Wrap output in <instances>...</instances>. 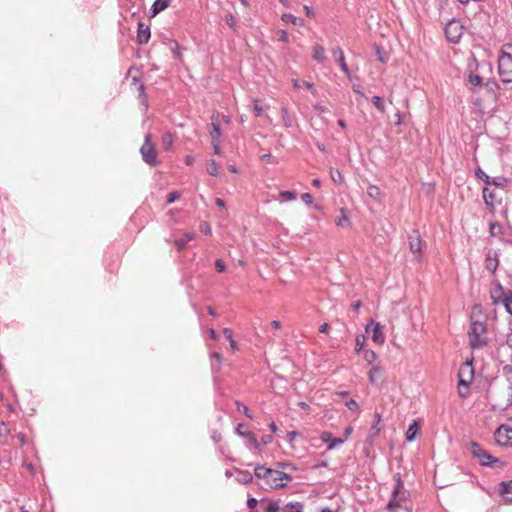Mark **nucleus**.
Returning <instances> with one entry per match:
<instances>
[{
  "label": "nucleus",
  "instance_id": "obj_35",
  "mask_svg": "<svg viewBox=\"0 0 512 512\" xmlns=\"http://www.w3.org/2000/svg\"><path fill=\"white\" fill-rule=\"evenodd\" d=\"M173 143V136L170 133H166L162 137L163 147L168 150Z\"/></svg>",
  "mask_w": 512,
  "mask_h": 512
},
{
  "label": "nucleus",
  "instance_id": "obj_7",
  "mask_svg": "<svg viewBox=\"0 0 512 512\" xmlns=\"http://www.w3.org/2000/svg\"><path fill=\"white\" fill-rule=\"evenodd\" d=\"M365 331L367 333H369V332L372 333L371 339L375 344H377V345L384 344L385 335L383 333V328L379 323L374 322L373 320H370L367 323V325L365 326Z\"/></svg>",
  "mask_w": 512,
  "mask_h": 512
},
{
  "label": "nucleus",
  "instance_id": "obj_15",
  "mask_svg": "<svg viewBox=\"0 0 512 512\" xmlns=\"http://www.w3.org/2000/svg\"><path fill=\"white\" fill-rule=\"evenodd\" d=\"M149 38H150L149 27L144 25L143 23H139L138 31H137V41L140 44H145L148 42Z\"/></svg>",
  "mask_w": 512,
  "mask_h": 512
},
{
  "label": "nucleus",
  "instance_id": "obj_29",
  "mask_svg": "<svg viewBox=\"0 0 512 512\" xmlns=\"http://www.w3.org/2000/svg\"><path fill=\"white\" fill-rule=\"evenodd\" d=\"M330 176L335 183L342 184L344 182V177L338 169H331Z\"/></svg>",
  "mask_w": 512,
  "mask_h": 512
},
{
  "label": "nucleus",
  "instance_id": "obj_34",
  "mask_svg": "<svg viewBox=\"0 0 512 512\" xmlns=\"http://www.w3.org/2000/svg\"><path fill=\"white\" fill-rule=\"evenodd\" d=\"M207 172L211 176H217L218 175V167L215 160H210L207 167Z\"/></svg>",
  "mask_w": 512,
  "mask_h": 512
},
{
  "label": "nucleus",
  "instance_id": "obj_10",
  "mask_svg": "<svg viewBox=\"0 0 512 512\" xmlns=\"http://www.w3.org/2000/svg\"><path fill=\"white\" fill-rule=\"evenodd\" d=\"M446 37L452 41L457 42L462 35V27L456 20L450 21L445 27Z\"/></svg>",
  "mask_w": 512,
  "mask_h": 512
},
{
  "label": "nucleus",
  "instance_id": "obj_2",
  "mask_svg": "<svg viewBox=\"0 0 512 512\" xmlns=\"http://www.w3.org/2000/svg\"><path fill=\"white\" fill-rule=\"evenodd\" d=\"M498 71L501 80L512 84V44H504L499 53Z\"/></svg>",
  "mask_w": 512,
  "mask_h": 512
},
{
  "label": "nucleus",
  "instance_id": "obj_9",
  "mask_svg": "<svg viewBox=\"0 0 512 512\" xmlns=\"http://www.w3.org/2000/svg\"><path fill=\"white\" fill-rule=\"evenodd\" d=\"M471 454L478 458L482 465H489L495 459L489 455L486 451H484L481 446L476 442H471L469 446Z\"/></svg>",
  "mask_w": 512,
  "mask_h": 512
},
{
  "label": "nucleus",
  "instance_id": "obj_42",
  "mask_svg": "<svg viewBox=\"0 0 512 512\" xmlns=\"http://www.w3.org/2000/svg\"><path fill=\"white\" fill-rule=\"evenodd\" d=\"M237 408H238V411L242 412L244 415H246L248 418H252V414L250 413L249 409L247 406H245L244 404H241L239 402H237Z\"/></svg>",
  "mask_w": 512,
  "mask_h": 512
},
{
  "label": "nucleus",
  "instance_id": "obj_27",
  "mask_svg": "<svg viewBox=\"0 0 512 512\" xmlns=\"http://www.w3.org/2000/svg\"><path fill=\"white\" fill-rule=\"evenodd\" d=\"M281 19L285 23H292L293 25H303V20L293 16L292 14H283Z\"/></svg>",
  "mask_w": 512,
  "mask_h": 512
},
{
  "label": "nucleus",
  "instance_id": "obj_38",
  "mask_svg": "<svg viewBox=\"0 0 512 512\" xmlns=\"http://www.w3.org/2000/svg\"><path fill=\"white\" fill-rule=\"evenodd\" d=\"M476 175H477L478 178L483 180L487 185L491 184L489 176L484 171H482L480 168H478L476 170Z\"/></svg>",
  "mask_w": 512,
  "mask_h": 512
},
{
  "label": "nucleus",
  "instance_id": "obj_19",
  "mask_svg": "<svg viewBox=\"0 0 512 512\" xmlns=\"http://www.w3.org/2000/svg\"><path fill=\"white\" fill-rule=\"evenodd\" d=\"M382 373H383V369L380 366H378V365L373 366L368 373V378H369L370 383L373 385L378 384V382L380 381V379L382 377Z\"/></svg>",
  "mask_w": 512,
  "mask_h": 512
},
{
  "label": "nucleus",
  "instance_id": "obj_1",
  "mask_svg": "<svg viewBox=\"0 0 512 512\" xmlns=\"http://www.w3.org/2000/svg\"><path fill=\"white\" fill-rule=\"evenodd\" d=\"M255 475L257 478L262 479L266 486L270 489H280L292 481L290 473L279 470L276 468H267L265 466H257L255 468Z\"/></svg>",
  "mask_w": 512,
  "mask_h": 512
},
{
  "label": "nucleus",
  "instance_id": "obj_45",
  "mask_svg": "<svg viewBox=\"0 0 512 512\" xmlns=\"http://www.w3.org/2000/svg\"><path fill=\"white\" fill-rule=\"evenodd\" d=\"M215 266L218 272L222 273L226 271V265L222 259H216Z\"/></svg>",
  "mask_w": 512,
  "mask_h": 512
},
{
  "label": "nucleus",
  "instance_id": "obj_11",
  "mask_svg": "<svg viewBox=\"0 0 512 512\" xmlns=\"http://www.w3.org/2000/svg\"><path fill=\"white\" fill-rule=\"evenodd\" d=\"M503 373L506 380L509 382V386L507 388V400L505 402L498 403V406L505 408L512 405V365H505Z\"/></svg>",
  "mask_w": 512,
  "mask_h": 512
},
{
  "label": "nucleus",
  "instance_id": "obj_61",
  "mask_svg": "<svg viewBox=\"0 0 512 512\" xmlns=\"http://www.w3.org/2000/svg\"><path fill=\"white\" fill-rule=\"evenodd\" d=\"M211 144L213 146V152L217 155L220 154V142H212Z\"/></svg>",
  "mask_w": 512,
  "mask_h": 512
},
{
  "label": "nucleus",
  "instance_id": "obj_26",
  "mask_svg": "<svg viewBox=\"0 0 512 512\" xmlns=\"http://www.w3.org/2000/svg\"><path fill=\"white\" fill-rule=\"evenodd\" d=\"M502 226L497 222H491L489 224V233L491 237H498L502 234Z\"/></svg>",
  "mask_w": 512,
  "mask_h": 512
},
{
  "label": "nucleus",
  "instance_id": "obj_20",
  "mask_svg": "<svg viewBox=\"0 0 512 512\" xmlns=\"http://www.w3.org/2000/svg\"><path fill=\"white\" fill-rule=\"evenodd\" d=\"M172 0H155L152 5V16H155L159 12L165 10Z\"/></svg>",
  "mask_w": 512,
  "mask_h": 512
},
{
  "label": "nucleus",
  "instance_id": "obj_59",
  "mask_svg": "<svg viewBox=\"0 0 512 512\" xmlns=\"http://www.w3.org/2000/svg\"><path fill=\"white\" fill-rule=\"evenodd\" d=\"M257 505V500L255 498H249L247 500V506L250 508V509H254L255 506Z\"/></svg>",
  "mask_w": 512,
  "mask_h": 512
},
{
  "label": "nucleus",
  "instance_id": "obj_47",
  "mask_svg": "<svg viewBox=\"0 0 512 512\" xmlns=\"http://www.w3.org/2000/svg\"><path fill=\"white\" fill-rule=\"evenodd\" d=\"M346 406L351 411H358L359 406L354 399H350L346 402Z\"/></svg>",
  "mask_w": 512,
  "mask_h": 512
},
{
  "label": "nucleus",
  "instance_id": "obj_28",
  "mask_svg": "<svg viewBox=\"0 0 512 512\" xmlns=\"http://www.w3.org/2000/svg\"><path fill=\"white\" fill-rule=\"evenodd\" d=\"M285 512H303V505L299 502L288 503Z\"/></svg>",
  "mask_w": 512,
  "mask_h": 512
},
{
  "label": "nucleus",
  "instance_id": "obj_8",
  "mask_svg": "<svg viewBox=\"0 0 512 512\" xmlns=\"http://www.w3.org/2000/svg\"><path fill=\"white\" fill-rule=\"evenodd\" d=\"M495 440L499 445H512V426L503 424L495 432Z\"/></svg>",
  "mask_w": 512,
  "mask_h": 512
},
{
  "label": "nucleus",
  "instance_id": "obj_33",
  "mask_svg": "<svg viewBox=\"0 0 512 512\" xmlns=\"http://www.w3.org/2000/svg\"><path fill=\"white\" fill-rule=\"evenodd\" d=\"M276 467L279 470H282V471H285L288 473H291L296 470L295 466H293L291 463H288V462H279L276 464Z\"/></svg>",
  "mask_w": 512,
  "mask_h": 512
},
{
  "label": "nucleus",
  "instance_id": "obj_12",
  "mask_svg": "<svg viewBox=\"0 0 512 512\" xmlns=\"http://www.w3.org/2000/svg\"><path fill=\"white\" fill-rule=\"evenodd\" d=\"M505 297L506 296L502 285L499 282H496L490 292V298L492 300V303L496 305L501 301L504 302Z\"/></svg>",
  "mask_w": 512,
  "mask_h": 512
},
{
  "label": "nucleus",
  "instance_id": "obj_14",
  "mask_svg": "<svg viewBox=\"0 0 512 512\" xmlns=\"http://www.w3.org/2000/svg\"><path fill=\"white\" fill-rule=\"evenodd\" d=\"M499 264L498 253L496 251H489L486 257V268L494 273Z\"/></svg>",
  "mask_w": 512,
  "mask_h": 512
},
{
  "label": "nucleus",
  "instance_id": "obj_16",
  "mask_svg": "<svg viewBox=\"0 0 512 512\" xmlns=\"http://www.w3.org/2000/svg\"><path fill=\"white\" fill-rule=\"evenodd\" d=\"M499 492L504 496L507 502H512V480L508 482H501L499 484Z\"/></svg>",
  "mask_w": 512,
  "mask_h": 512
},
{
  "label": "nucleus",
  "instance_id": "obj_50",
  "mask_svg": "<svg viewBox=\"0 0 512 512\" xmlns=\"http://www.w3.org/2000/svg\"><path fill=\"white\" fill-rule=\"evenodd\" d=\"M200 231L204 234H211V227L207 222H202L200 224Z\"/></svg>",
  "mask_w": 512,
  "mask_h": 512
},
{
  "label": "nucleus",
  "instance_id": "obj_63",
  "mask_svg": "<svg viewBox=\"0 0 512 512\" xmlns=\"http://www.w3.org/2000/svg\"><path fill=\"white\" fill-rule=\"evenodd\" d=\"M304 86L309 89L313 94L316 93V89L314 88V85L310 82H304Z\"/></svg>",
  "mask_w": 512,
  "mask_h": 512
},
{
  "label": "nucleus",
  "instance_id": "obj_30",
  "mask_svg": "<svg viewBox=\"0 0 512 512\" xmlns=\"http://www.w3.org/2000/svg\"><path fill=\"white\" fill-rule=\"evenodd\" d=\"M252 474L248 471H240L239 472V475H238V482L240 483H244V484H247V483H250L252 481Z\"/></svg>",
  "mask_w": 512,
  "mask_h": 512
},
{
  "label": "nucleus",
  "instance_id": "obj_62",
  "mask_svg": "<svg viewBox=\"0 0 512 512\" xmlns=\"http://www.w3.org/2000/svg\"><path fill=\"white\" fill-rule=\"evenodd\" d=\"M329 325L327 323H323L320 327H319V331L321 333H328L329 331Z\"/></svg>",
  "mask_w": 512,
  "mask_h": 512
},
{
  "label": "nucleus",
  "instance_id": "obj_46",
  "mask_svg": "<svg viewBox=\"0 0 512 512\" xmlns=\"http://www.w3.org/2000/svg\"><path fill=\"white\" fill-rule=\"evenodd\" d=\"M179 198H180V193L178 191H173V192L168 194L167 202L169 204H171V203H173L174 201H176Z\"/></svg>",
  "mask_w": 512,
  "mask_h": 512
},
{
  "label": "nucleus",
  "instance_id": "obj_31",
  "mask_svg": "<svg viewBox=\"0 0 512 512\" xmlns=\"http://www.w3.org/2000/svg\"><path fill=\"white\" fill-rule=\"evenodd\" d=\"M363 357L367 363L372 364L377 360L378 355L373 350H365L363 353Z\"/></svg>",
  "mask_w": 512,
  "mask_h": 512
},
{
  "label": "nucleus",
  "instance_id": "obj_53",
  "mask_svg": "<svg viewBox=\"0 0 512 512\" xmlns=\"http://www.w3.org/2000/svg\"><path fill=\"white\" fill-rule=\"evenodd\" d=\"M301 199H302V201H303V202H305L306 204H311V203H312V200H313L312 195H311V194H309V193H303V194L301 195Z\"/></svg>",
  "mask_w": 512,
  "mask_h": 512
},
{
  "label": "nucleus",
  "instance_id": "obj_32",
  "mask_svg": "<svg viewBox=\"0 0 512 512\" xmlns=\"http://www.w3.org/2000/svg\"><path fill=\"white\" fill-rule=\"evenodd\" d=\"M340 212H341V216L336 219L335 224L338 227H344V226L348 225L349 218L345 214L344 209H341Z\"/></svg>",
  "mask_w": 512,
  "mask_h": 512
},
{
  "label": "nucleus",
  "instance_id": "obj_21",
  "mask_svg": "<svg viewBox=\"0 0 512 512\" xmlns=\"http://www.w3.org/2000/svg\"><path fill=\"white\" fill-rule=\"evenodd\" d=\"M209 134L211 137V143L221 141L222 134H221L219 125L214 121L211 123V130H210Z\"/></svg>",
  "mask_w": 512,
  "mask_h": 512
},
{
  "label": "nucleus",
  "instance_id": "obj_17",
  "mask_svg": "<svg viewBox=\"0 0 512 512\" xmlns=\"http://www.w3.org/2000/svg\"><path fill=\"white\" fill-rule=\"evenodd\" d=\"M312 58L313 60L317 61L318 63H324L327 60L325 49L320 44H315L313 47L312 52Z\"/></svg>",
  "mask_w": 512,
  "mask_h": 512
},
{
  "label": "nucleus",
  "instance_id": "obj_22",
  "mask_svg": "<svg viewBox=\"0 0 512 512\" xmlns=\"http://www.w3.org/2000/svg\"><path fill=\"white\" fill-rule=\"evenodd\" d=\"M418 430H419V425L416 421H413L407 431H406V439L407 441L411 442L413 441L415 438H416V435L418 433Z\"/></svg>",
  "mask_w": 512,
  "mask_h": 512
},
{
  "label": "nucleus",
  "instance_id": "obj_3",
  "mask_svg": "<svg viewBox=\"0 0 512 512\" xmlns=\"http://www.w3.org/2000/svg\"><path fill=\"white\" fill-rule=\"evenodd\" d=\"M486 325L484 322L474 320L472 317V323L469 331V342L473 348H480L486 345Z\"/></svg>",
  "mask_w": 512,
  "mask_h": 512
},
{
  "label": "nucleus",
  "instance_id": "obj_40",
  "mask_svg": "<svg viewBox=\"0 0 512 512\" xmlns=\"http://www.w3.org/2000/svg\"><path fill=\"white\" fill-rule=\"evenodd\" d=\"M279 509V503L277 501H270L266 508V512H279Z\"/></svg>",
  "mask_w": 512,
  "mask_h": 512
},
{
  "label": "nucleus",
  "instance_id": "obj_23",
  "mask_svg": "<svg viewBox=\"0 0 512 512\" xmlns=\"http://www.w3.org/2000/svg\"><path fill=\"white\" fill-rule=\"evenodd\" d=\"M194 238H195V233H193V232L185 233L184 238L175 240V245L178 250H182L185 248L187 242L193 240Z\"/></svg>",
  "mask_w": 512,
  "mask_h": 512
},
{
  "label": "nucleus",
  "instance_id": "obj_36",
  "mask_svg": "<svg viewBox=\"0 0 512 512\" xmlns=\"http://www.w3.org/2000/svg\"><path fill=\"white\" fill-rule=\"evenodd\" d=\"M365 345V337L362 335H358L355 339V351L359 353Z\"/></svg>",
  "mask_w": 512,
  "mask_h": 512
},
{
  "label": "nucleus",
  "instance_id": "obj_56",
  "mask_svg": "<svg viewBox=\"0 0 512 512\" xmlns=\"http://www.w3.org/2000/svg\"><path fill=\"white\" fill-rule=\"evenodd\" d=\"M212 357H213L214 359H216V361H217V369H220V365H221V363H222V356H221V354H220V353H218V352H214V353L212 354Z\"/></svg>",
  "mask_w": 512,
  "mask_h": 512
},
{
  "label": "nucleus",
  "instance_id": "obj_13",
  "mask_svg": "<svg viewBox=\"0 0 512 512\" xmlns=\"http://www.w3.org/2000/svg\"><path fill=\"white\" fill-rule=\"evenodd\" d=\"M331 51L335 56H337V60L341 67V70L350 78L351 77L350 71L348 69V66L345 63V57H344V53H343L342 49L339 46H336V47L332 48Z\"/></svg>",
  "mask_w": 512,
  "mask_h": 512
},
{
  "label": "nucleus",
  "instance_id": "obj_24",
  "mask_svg": "<svg viewBox=\"0 0 512 512\" xmlns=\"http://www.w3.org/2000/svg\"><path fill=\"white\" fill-rule=\"evenodd\" d=\"M367 195L370 198H372L374 200H377V201H380L381 197H382V193H381L380 188L375 186V185L368 186V188H367Z\"/></svg>",
  "mask_w": 512,
  "mask_h": 512
},
{
  "label": "nucleus",
  "instance_id": "obj_4",
  "mask_svg": "<svg viewBox=\"0 0 512 512\" xmlns=\"http://www.w3.org/2000/svg\"><path fill=\"white\" fill-rule=\"evenodd\" d=\"M140 153L143 161L148 165L155 166L157 164V153L150 134L145 136L144 143L140 148Z\"/></svg>",
  "mask_w": 512,
  "mask_h": 512
},
{
  "label": "nucleus",
  "instance_id": "obj_44",
  "mask_svg": "<svg viewBox=\"0 0 512 512\" xmlns=\"http://www.w3.org/2000/svg\"><path fill=\"white\" fill-rule=\"evenodd\" d=\"M504 305L507 312L512 315V294L504 298Z\"/></svg>",
  "mask_w": 512,
  "mask_h": 512
},
{
  "label": "nucleus",
  "instance_id": "obj_55",
  "mask_svg": "<svg viewBox=\"0 0 512 512\" xmlns=\"http://www.w3.org/2000/svg\"><path fill=\"white\" fill-rule=\"evenodd\" d=\"M278 36H279L280 41H282V42L288 41V34L286 31H284V30L278 31Z\"/></svg>",
  "mask_w": 512,
  "mask_h": 512
},
{
  "label": "nucleus",
  "instance_id": "obj_51",
  "mask_svg": "<svg viewBox=\"0 0 512 512\" xmlns=\"http://www.w3.org/2000/svg\"><path fill=\"white\" fill-rule=\"evenodd\" d=\"M376 55H377V59L381 62V63H385L387 61L386 57L384 56V54L382 53L380 47H376Z\"/></svg>",
  "mask_w": 512,
  "mask_h": 512
},
{
  "label": "nucleus",
  "instance_id": "obj_57",
  "mask_svg": "<svg viewBox=\"0 0 512 512\" xmlns=\"http://www.w3.org/2000/svg\"><path fill=\"white\" fill-rule=\"evenodd\" d=\"M223 334L225 335V337L230 341L231 339H233V332L231 329L229 328H224L223 329Z\"/></svg>",
  "mask_w": 512,
  "mask_h": 512
},
{
  "label": "nucleus",
  "instance_id": "obj_25",
  "mask_svg": "<svg viewBox=\"0 0 512 512\" xmlns=\"http://www.w3.org/2000/svg\"><path fill=\"white\" fill-rule=\"evenodd\" d=\"M462 373H463V369L460 371V374H459V389H458V393H459L460 397L464 398L468 394V391H467L468 382H466L463 379Z\"/></svg>",
  "mask_w": 512,
  "mask_h": 512
},
{
  "label": "nucleus",
  "instance_id": "obj_39",
  "mask_svg": "<svg viewBox=\"0 0 512 512\" xmlns=\"http://www.w3.org/2000/svg\"><path fill=\"white\" fill-rule=\"evenodd\" d=\"M253 111L256 117H260L263 114V108L260 104V101L254 100Z\"/></svg>",
  "mask_w": 512,
  "mask_h": 512
},
{
  "label": "nucleus",
  "instance_id": "obj_64",
  "mask_svg": "<svg viewBox=\"0 0 512 512\" xmlns=\"http://www.w3.org/2000/svg\"><path fill=\"white\" fill-rule=\"evenodd\" d=\"M229 344H230V347H231V349H232L233 351L238 350V344H237V342H236L234 339H231V340L229 341Z\"/></svg>",
  "mask_w": 512,
  "mask_h": 512
},
{
  "label": "nucleus",
  "instance_id": "obj_43",
  "mask_svg": "<svg viewBox=\"0 0 512 512\" xmlns=\"http://www.w3.org/2000/svg\"><path fill=\"white\" fill-rule=\"evenodd\" d=\"M481 82H482V79L480 76H478V75H470L469 76V83L472 86H479V85H481Z\"/></svg>",
  "mask_w": 512,
  "mask_h": 512
},
{
  "label": "nucleus",
  "instance_id": "obj_54",
  "mask_svg": "<svg viewBox=\"0 0 512 512\" xmlns=\"http://www.w3.org/2000/svg\"><path fill=\"white\" fill-rule=\"evenodd\" d=\"M226 23L231 27V28H235V25H236V21H235V18L233 17V15H228L226 17Z\"/></svg>",
  "mask_w": 512,
  "mask_h": 512
},
{
  "label": "nucleus",
  "instance_id": "obj_41",
  "mask_svg": "<svg viewBox=\"0 0 512 512\" xmlns=\"http://www.w3.org/2000/svg\"><path fill=\"white\" fill-rule=\"evenodd\" d=\"M280 196L283 197L287 201H292L296 198V194L291 191H282V192H280Z\"/></svg>",
  "mask_w": 512,
  "mask_h": 512
},
{
  "label": "nucleus",
  "instance_id": "obj_6",
  "mask_svg": "<svg viewBox=\"0 0 512 512\" xmlns=\"http://www.w3.org/2000/svg\"><path fill=\"white\" fill-rule=\"evenodd\" d=\"M409 249L415 255L416 259L419 260L425 246L421 239L420 233L417 230H413L409 236Z\"/></svg>",
  "mask_w": 512,
  "mask_h": 512
},
{
  "label": "nucleus",
  "instance_id": "obj_49",
  "mask_svg": "<svg viewBox=\"0 0 512 512\" xmlns=\"http://www.w3.org/2000/svg\"><path fill=\"white\" fill-rule=\"evenodd\" d=\"M245 437H247V438H248L249 442H250L254 447H256V448H257V447L259 446V443H258V441H257L256 437H255V436H254V434H252L251 432H247Z\"/></svg>",
  "mask_w": 512,
  "mask_h": 512
},
{
  "label": "nucleus",
  "instance_id": "obj_52",
  "mask_svg": "<svg viewBox=\"0 0 512 512\" xmlns=\"http://www.w3.org/2000/svg\"><path fill=\"white\" fill-rule=\"evenodd\" d=\"M342 443H343V440H342V439H340V438H335V439H333V440L329 443V445H328V449H330V450H331V449L335 448L336 446H338V445H340V444H342Z\"/></svg>",
  "mask_w": 512,
  "mask_h": 512
},
{
  "label": "nucleus",
  "instance_id": "obj_18",
  "mask_svg": "<svg viewBox=\"0 0 512 512\" xmlns=\"http://www.w3.org/2000/svg\"><path fill=\"white\" fill-rule=\"evenodd\" d=\"M483 199L485 201L486 206L490 209V211L494 210L495 207V193L494 190L485 187L483 189Z\"/></svg>",
  "mask_w": 512,
  "mask_h": 512
},
{
  "label": "nucleus",
  "instance_id": "obj_5",
  "mask_svg": "<svg viewBox=\"0 0 512 512\" xmlns=\"http://www.w3.org/2000/svg\"><path fill=\"white\" fill-rule=\"evenodd\" d=\"M405 498L404 486L400 478V474L395 475V486L392 491V499L388 503V509L395 511Z\"/></svg>",
  "mask_w": 512,
  "mask_h": 512
},
{
  "label": "nucleus",
  "instance_id": "obj_58",
  "mask_svg": "<svg viewBox=\"0 0 512 512\" xmlns=\"http://www.w3.org/2000/svg\"><path fill=\"white\" fill-rule=\"evenodd\" d=\"M510 330H511V332L509 334H507V337H506V343L510 348H512V322L510 323Z\"/></svg>",
  "mask_w": 512,
  "mask_h": 512
},
{
  "label": "nucleus",
  "instance_id": "obj_60",
  "mask_svg": "<svg viewBox=\"0 0 512 512\" xmlns=\"http://www.w3.org/2000/svg\"><path fill=\"white\" fill-rule=\"evenodd\" d=\"M353 91H354L355 93H357V94L361 95V96H363V95H364V92H363V90H362V87H361L360 85H358V84H354V85H353Z\"/></svg>",
  "mask_w": 512,
  "mask_h": 512
},
{
  "label": "nucleus",
  "instance_id": "obj_37",
  "mask_svg": "<svg viewBox=\"0 0 512 512\" xmlns=\"http://www.w3.org/2000/svg\"><path fill=\"white\" fill-rule=\"evenodd\" d=\"M372 101H373V104L375 105V107H376L380 112H384V111H385L384 103H383L382 99H381L379 96H374V97L372 98Z\"/></svg>",
  "mask_w": 512,
  "mask_h": 512
},
{
  "label": "nucleus",
  "instance_id": "obj_48",
  "mask_svg": "<svg viewBox=\"0 0 512 512\" xmlns=\"http://www.w3.org/2000/svg\"><path fill=\"white\" fill-rule=\"evenodd\" d=\"M132 81H133L134 85L137 86V90L139 92V96H142L143 93H144V85L141 84V83H138V80H137L136 76L132 77Z\"/></svg>",
  "mask_w": 512,
  "mask_h": 512
}]
</instances>
